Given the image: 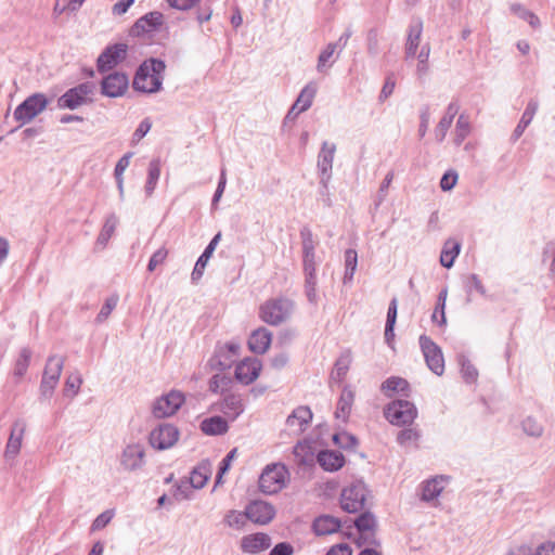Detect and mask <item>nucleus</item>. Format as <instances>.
Wrapping results in <instances>:
<instances>
[{"label": "nucleus", "instance_id": "f257e3e1", "mask_svg": "<svg viewBox=\"0 0 555 555\" xmlns=\"http://www.w3.org/2000/svg\"><path fill=\"white\" fill-rule=\"evenodd\" d=\"M165 62L158 59H149L138 68L133 78V89L144 93H156L162 90Z\"/></svg>", "mask_w": 555, "mask_h": 555}, {"label": "nucleus", "instance_id": "f03ea898", "mask_svg": "<svg viewBox=\"0 0 555 555\" xmlns=\"http://www.w3.org/2000/svg\"><path fill=\"white\" fill-rule=\"evenodd\" d=\"M293 312L294 302L284 297L268 299L259 307L260 320L271 326L287 322Z\"/></svg>", "mask_w": 555, "mask_h": 555}, {"label": "nucleus", "instance_id": "7ed1b4c3", "mask_svg": "<svg viewBox=\"0 0 555 555\" xmlns=\"http://www.w3.org/2000/svg\"><path fill=\"white\" fill-rule=\"evenodd\" d=\"M289 476L285 465L272 463L267 465L259 477V489L266 494H274L281 491Z\"/></svg>", "mask_w": 555, "mask_h": 555}, {"label": "nucleus", "instance_id": "20e7f679", "mask_svg": "<svg viewBox=\"0 0 555 555\" xmlns=\"http://www.w3.org/2000/svg\"><path fill=\"white\" fill-rule=\"evenodd\" d=\"M180 438L177 426L169 423H160L154 427L149 436V442L155 450H168L172 448Z\"/></svg>", "mask_w": 555, "mask_h": 555}, {"label": "nucleus", "instance_id": "39448f33", "mask_svg": "<svg viewBox=\"0 0 555 555\" xmlns=\"http://www.w3.org/2000/svg\"><path fill=\"white\" fill-rule=\"evenodd\" d=\"M384 414L391 424L402 426L411 424L417 411L412 402L398 399L386 406Z\"/></svg>", "mask_w": 555, "mask_h": 555}, {"label": "nucleus", "instance_id": "423d86ee", "mask_svg": "<svg viewBox=\"0 0 555 555\" xmlns=\"http://www.w3.org/2000/svg\"><path fill=\"white\" fill-rule=\"evenodd\" d=\"M366 488L362 482H353L344 488L340 494L341 508L350 514L362 511L366 500Z\"/></svg>", "mask_w": 555, "mask_h": 555}, {"label": "nucleus", "instance_id": "0eeeda50", "mask_svg": "<svg viewBox=\"0 0 555 555\" xmlns=\"http://www.w3.org/2000/svg\"><path fill=\"white\" fill-rule=\"evenodd\" d=\"M184 402V395L178 390L159 397L153 404V415L157 418H165L173 415Z\"/></svg>", "mask_w": 555, "mask_h": 555}, {"label": "nucleus", "instance_id": "6e6552de", "mask_svg": "<svg viewBox=\"0 0 555 555\" xmlns=\"http://www.w3.org/2000/svg\"><path fill=\"white\" fill-rule=\"evenodd\" d=\"M354 526L360 533V538L358 541L359 546H361L362 544H369L374 546L379 545V541L375 535L377 522L375 516L372 513L364 512L360 514L354 519Z\"/></svg>", "mask_w": 555, "mask_h": 555}, {"label": "nucleus", "instance_id": "1a4fd4ad", "mask_svg": "<svg viewBox=\"0 0 555 555\" xmlns=\"http://www.w3.org/2000/svg\"><path fill=\"white\" fill-rule=\"evenodd\" d=\"M93 91L92 83L83 82L66 91L59 99V106L62 108L75 109L88 102L89 95Z\"/></svg>", "mask_w": 555, "mask_h": 555}, {"label": "nucleus", "instance_id": "9d476101", "mask_svg": "<svg viewBox=\"0 0 555 555\" xmlns=\"http://www.w3.org/2000/svg\"><path fill=\"white\" fill-rule=\"evenodd\" d=\"M420 344L428 367L438 376L444 371V360L441 349L427 336L420 337Z\"/></svg>", "mask_w": 555, "mask_h": 555}, {"label": "nucleus", "instance_id": "9b49d317", "mask_svg": "<svg viewBox=\"0 0 555 555\" xmlns=\"http://www.w3.org/2000/svg\"><path fill=\"white\" fill-rule=\"evenodd\" d=\"M120 465L126 472H135L145 465V449L140 443L128 444L121 452Z\"/></svg>", "mask_w": 555, "mask_h": 555}, {"label": "nucleus", "instance_id": "f8f14e48", "mask_svg": "<svg viewBox=\"0 0 555 555\" xmlns=\"http://www.w3.org/2000/svg\"><path fill=\"white\" fill-rule=\"evenodd\" d=\"M128 47L126 43H116L107 47L98 57V69L101 73L112 69L118 63L124 61L127 55Z\"/></svg>", "mask_w": 555, "mask_h": 555}, {"label": "nucleus", "instance_id": "ddd939ff", "mask_svg": "<svg viewBox=\"0 0 555 555\" xmlns=\"http://www.w3.org/2000/svg\"><path fill=\"white\" fill-rule=\"evenodd\" d=\"M300 237L302 243V256H304V271L305 275H315L317 263H315V246L317 242L313 238V234L310 229L304 228L300 231Z\"/></svg>", "mask_w": 555, "mask_h": 555}, {"label": "nucleus", "instance_id": "4468645a", "mask_svg": "<svg viewBox=\"0 0 555 555\" xmlns=\"http://www.w3.org/2000/svg\"><path fill=\"white\" fill-rule=\"evenodd\" d=\"M246 512L248 519L258 525H267L275 515L273 505L260 500L250 502L246 506Z\"/></svg>", "mask_w": 555, "mask_h": 555}, {"label": "nucleus", "instance_id": "2eb2a0df", "mask_svg": "<svg viewBox=\"0 0 555 555\" xmlns=\"http://www.w3.org/2000/svg\"><path fill=\"white\" fill-rule=\"evenodd\" d=\"M129 85L128 76L121 73H113L102 80V93L109 98L121 96Z\"/></svg>", "mask_w": 555, "mask_h": 555}, {"label": "nucleus", "instance_id": "dca6fc26", "mask_svg": "<svg viewBox=\"0 0 555 555\" xmlns=\"http://www.w3.org/2000/svg\"><path fill=\"white\" fill-rule=\"evenodd\" d=\"M336 145L334 143L323 142L318 156V168L321 172V183L326 186L331 179Z\"/></svg>", "mask_w": 555, "mask_h": 555}, {"label": "nucleus", "instance_id": "f3484780", "mask_svg": "<svg viewBox=\"0 0 555 555\" xmlns=\"http://www.w3.org/2000/svg\"><path fill=\"white\" fill-rule=\"evenodd\" d=\"M423 33V22L420 18L413 20L408 28V36L404 46L405 60L414 59L418 53Z\"/></svg>", "mask_w": 555, "mask_h": 555}, {"label": "nucleus", "instance_id": "a211bd4d", "mask_svg": "<svg viewBox=\"0 0 555 555\" xmlns=\"http://www.w3.org/2000/svg\"><path fill=\"white\" fill-rule=\"evenodd\" d=\"M262 369L261 361L257 358H246L235 367V377L238 382H255Z\"/></svg>", "mask_w": 555, "mask_h": 555}, {"label": "nucleus", "instance_id": "6ab92c4d", "mask_svg": "<svg viewBox=\"0 0 555 555\" xmlns=\"http://www.w3.org/2000/svg\"><path fill=\"white\" fill-rule=\"evenodd\" d=\"M271 546V538L262 532L248 534L242 538L241 548L244 553L257 554Z\"/></svg>", "mask_w": 555, "mask_h": 555}, {"label": "nucleus", "instance_id": "aec40b11", "mask_svg": "<svg viewBox=\"0 0 555 555\" xmlns=\"http://www.w3.org/2000/svg\"><path fill=\"white\" fill-rule=\"evenodd\" d=\"M233 359L224 354L223 351L216 350L215 354L207 362L206 369H208L212 375L209 382H224V377L220 376V373L230 369Z\"/></svg>", "mask_w": 555, "mask_h": 555}, {"label": "nucleus", "instance_id": "412c9836", "mask_svg": "<svg viewBox=\"0 0 555 555\" xmlns=\"http://www.w3.org/2000/svg\"><path fill=\"white\" fill-rule=\"evenodd\" d=\"M164 16L160 12L154 11L140 17L131 28L133 36H141L146 33L155 30L163 24Z\"/></svg>", "mask_w": 555, "mask_h": 555}, {"label": "nucleus", "instance_id": "4be33fe9", "mask_svg": "<svg viewBox=\"0 0 555 555\" xmlns=\"http://www.w3.org/2000/svg\"><path fill=\"white\" fill-rule=\"evenodd\" d=\"M272 343V333L266 327L255 330L248 338V347L254 353L263 354Z\"/></svg>", "mask_w": 555, "mask_h": 555}, {"label": "nucleus", "instance_id": "5701e85b", "mask_svg": "<svg viewBox=\"0 0 555 555\" xmlns=\"http://www.w3.org/2000/svg\"><path fill=\"white\" fill-rule=\"evenodd\" d=\"M312 418L308 406H298L286 420L287 427L295 434H301Z\"/></svg>", "mask_w": 555, "mask_h": 555}, {"label": "nucleus", "instance_id": "b1692460", "mask_svg": "<svg viewBox=\"0 0 555 555\" xmlns=\"http://www.w3.org/2000/svg\"><path fill=\"white\" fill-rule=\"evenodd\" d=\"M318 463L327 472H336L345 464V457L341 452L324 450L318 454Z\"/></svg>", "mask_w": 555, "mask_h": 555}, {"label": "nucleus", "instance_id": "393cba45", "mask_svg": "<svg viewBox=\"0 0 555 555\" xmlns=\"http://www.w3.org/2000/svg\"><path fill=\"white\" fill-rule=\"evenodd\" d=\"M447 481V478L443 476H436L434 478H430L426 481H424L421 486L422 489V501L430 502L436 500L442 490L444 489V483Z\"/></svg>", "mask_w": 555, "mask_h": 555}, {"label": "nucleus", "instance_id": "a878e982", "mask_svg": "<svg viewBox=\"0 0 555 555\" xmlns=\"http://www.w3.org/2000/svg\"><path fill=\"white\" fill-rule=\"evenodd\" d=\"M119 223V218L116 214L112 212L109 214L103 223V227L98 235L96 242H95V248L96 249H104L106 245L108 244V241L114 235L115 230Z\"/></svg>", "mask_w": 555, "mask_h": 555}, {"label": "nucleus", "instance_id": "bb28decb", "mask_svg": "<svg viewBox=\"0 0 555 555\" xmlns=\"http://www.w3.org/2000/svg\"><path fill=\"white\" fill-rule=\"evenodd\" d=\"M20 129L16 127L10 131V134L15 135V149L21 153H30L35 142V129L33 127Z\"/></svg>", "mask_w": 555, "mask_h": 555}, {"label": "nucleus", "instance_id": "cd10ccee", "mask_svg": "<svg viewBox=\"0 0 555 555\" xmlns=\"http://www.w3.org/2000/svg\"><path fill=\"white\" fill-rule=\"evenodd\" d=\"M221 240V233H217L212 240L210 241V243L207 245V247L205 248L204 253L199 256V258L197 259L196 263H195V267L193 269V272H192V280L193 281H197L202 278L203 273H204V270H205V267L208 262V260L210 259V257L212 256L217 245L219 244Z\"/></svg>", "mask_w": 555, "mask_h": 555}, {"label": "nucleus", "instance_id": "c85d7f7f", "mask_svg": "<svg viewBox=\"0 0 555 555\" xmlns=\"http://www.w3.org/2000/svg\"><path fill=\"white\" fill-rule=\"evenodd\" d=\"M459 112V105L452 102L448 105L447 111L435 128V137L438 142H442Z\"/></svg>", "mask_w": 555, "mask_h": 555}, {"label": "nucleus", "instance_id": "c756f323", "mask_svg": "<svg viewBox=\"0 0 555 555\" xmlns=\"http://www.w3.org/2000/svg\"><path fill=\"white\" fill-rule=\"evenodd\" d=\"M13 118L20 124L18 128H22L35 118V94L29 95L15 108Z\"/></svg>", "mask_w": 555, "mask_h": 555}, {"label": "nucleus", "instance_id": "7c9ffc66", "mask_svg": "<svg viewBox=\"0 0 555 555\" xmlns=\"http://www.w3.org/2000/svg\"><path fill=\"white\" fill-rule=\"evenodd\" d=\"M354 400V391L351 389L350 386H346L339 397L337 408L335 411V417L337 420H341L343 422H346L350 411L351 406Z\"/></svg>", "mask_w": 555, "mask_h": 555}, {"label": "nucleus", "instance_id": "2f4dec72", "mask_svg": "<svg viewBox=\"0 0 555 555\" xmlns=\"http://www.w3.org/2000/svg\"><path fill=\"white\" fill-rule=\"evenodd\" d=\"M221 411L229 418L235 420L244 411V404L241 396L235 393L225 396L221 405Z\"/></svg>", "mask_w": 555, "mask_h": 555}, {"label": "nucleus", "instance_id": "473e14b6", "mask_svg": "<svg viewBox=\"0 0 555 555\" xmlns=\"http://www.w3.org/2000/svg\"><path fill=\"white\" fill-rule=\"evenodd\" d=\"M340 528V521L330 515H323L318 517L313 522V530L318 535L331 534L338 531Z\"/></svg>", "mask_w": 555, "mask_h": 555}, {"label": "nucleus", "instance_id": "72a5a7b5", "mask_svg": "<svg viewBox=\"0 0 555 555\" xmlns=\"http://www.w3.org/2000/svg\"><path fill=\"white\" fill-rule=\"evenodd\" d=\"M538 107H539L538 101H535V100L529 101L525 112L522 113V116H521L518 125L516 126V128L513 132L512 138L514 141L518 140L522 135L525 129L532 121V119L538 111Z\"/></svg>", "mask_w": 555, "mask_h": 555}, {"label": "nucleus", "instance_id": "f704fd0d", "mask_svg": "<svg viewBox=\"0 0 555 555\" xmlns=\"http://www.w3.org/2000/svg\"><path fill=\"white\" fill-rule=\"evenodd\" d=\"M201 429L206 435L217 436L225 434L229 429V426L223 417L212 416L202 421Z\"/></svg>", "mask_w": 555, "mask_h": 555}, {"label": "nucleus", "instance_id": "c9c22d12", "mask_svg": "<svg viewBox=\"0 0 555 555\" xmlns=\"http://www.w3.org/2000/svg\"><path fill=\"white\" fill-rule=\"evenodd\" d=\"M317 91L318 85L314 81L308 82L298 94L295 101V107H299V111H308L312 105Z\"/></svg>", "mask_w": 555, "mask_h": 555}, {"label": "nucleus", "instance_id": "e433bc0d", "mask_svg": "<svg viewBox=\"0 0 555 555\" xmlns=\"http://www.w3.org/2000/svg\"><path fill=\"white\" fill-rule=\"evenodd\" d=\"M210 473L209 463L203 462L192 470L188 482L194 489H202L208 481Z\"/></svg>", "mask_w": 555, "mask_h": 555}, {"label": "nucleus", "instance_id": "4c0bfd02", "mask_svg": "<svg viewBox=\"0 0 555 555\" xmlns=\"http://www.w3.org/2000/svg\"><path fill=\"white\" fill-rule=\"evenodd\" d=\"M461 245L454 240H448L442 248L440 255V263L446 268H451L454 263L455 258L460 253Z\"/></svg>", "mask_w": 555, "mask_h": 555}, {"label": "nucleus", "instance_id": "58836bf2", "mask_svg": "<svg viewBox=\"0 0 555 555\" xmlns=\"http://www.w3.org/2000/svg\"><path fill=\"white\" fill-rule=\"evenodd\" d=\"M352 362V357L350 351H345L340 354V357L336 360L334 369L332 371V379L334 382H339L346 377L347 372Z\"/></svg>", "mask_w": 555, "mask_h": 555}, {"label": "nucleus", "instance_id": "ea45409f", "mask_svg": "<svg viewBox=\"0 0 555 555\" xmlns=\"http://www.w3.org/2000/svg\"><path fill=\"white\" fill-rule=\"evenodd\" d=\"M63 367V359L60 356H52L48 359L43 371L42 382H55L59 379Z\"/></svg>", "mask_w": 555, "mask_h": 555}, {"label": "nucleus", "instance_id": "a19ab883", "mask_svg": "<svg viewBox=\"0 0 555 555\" xmlns=\"http://www.w3.org/2000/svg\"><path fill=\"white\" fill-rule=\"evenodd\" d=\"M160 177V160L158 158L153 159L150 162L149 165V171H147V179L144 186V191L147 197H150L158 182V179Z\"/></svg>", "mask_w": 555, "mask_h": 555}, {"label": "nucleus", "instance_id": "79ce46f5", "mask_svg": "<svg viewBox=\"0 0 555 555\" xmlns=\"http://www.w3.org/2000/svg\"><path fill=\"white\" fill-rule=\"evenodd\" d=\"M336 49L337 43H328L320 52L317 63V70L319 73H326L327 68H330L333 65L334 61L331 62V59L334 56Z\"/></svg>", "mask_w": 555, "mask_h": 555}, {"label": "nucleus", "instance_id": "37998d69", "mask_svg": "<svg viewBox=\"0 0 555 555\" xmlns=\"http://www.w3.org/2000/svg\"><path fill=\"white\" fill-rule=\"evenodd\" d=\"M358 266V254L354 249H347L345 251V274L343 282L350 283L353 279Z\"/></svg>", "mask_w": 555, "mask_h": 555}, {"label": "nucleus", "instance_id": "c03bdc74", "mask_svg": "<svg viewBox=\"0 0 555 555\" xmlns=\"http://www.w3.org/2000/svg\"><path fill=\"white\" fill-rule=\"evenodd\" d=\"M397 310H398V300L397 298H392L388 311H387V320H386V326H385V339L387 343H389L395 334H393V327L397 320Z\"/></svg>", "mask_w": 555, "mask_h": 555}, {"label": "nucleus", "instance_id": "a18cd8bd", "mask_svg": "<svg viewBox=\"0 0 555 555\" xmlns=\"http://www.w3.org/2000/svg\"><path fill=\"white\" fill-rule=\"evenodd\" d=\"M23 429L18 428L17 425H15L11 431V436L9 438L7 448H5V457L11 459L14 457L21 448V437H22Z\"/></svg>", "mask_w": 555, "mask_h": 555}, {"label": "nucleus", "instance_id": "49530a36", "mask_svg": "<svg viewBox=\"0 0 555 555\" xmlns=\"http://www.w3.org/2000/svg\"><path fill=\"white\" fill-rule=\"evenodd\" d=\"M521 428L527 436L533 438H540L544 433L543 425L532 416H527L522 420Z\"/></svg>", "mask_w": 555, "mask_h": 555}, {"label": "nucleus", "instance_id": "de8ad7c7", "mask_svg": "<svg viewBox=\"0 0 555 555\" xmlns=\"http://www.w3.org/2000/svg\"><path fill=\"white\" fill-rule=\"evenodd\" d=\"M430 55V47L428 43L421 47L418 53L414 56L417 59L416 74L418 77H424L429 69L428 59Z\"/></svg>", "mask_w": 555, "mask_h": 555}, {"label": "nucleus", "instance_id": "09e8293b", "mask_svg": "<svg viewBox=\"0 0 555 555\" xmlns=\"http://www.w3.org/2000/svg\"><path fill=\"white\" fill-rule=\"evenodd\" d=\"M470 132V124L466 116L460 115L454 130V143L461 145Z\"/></svg>", "mask_w": 555, "mask_h": 555}, {"label": "nucleus", "instance_id": "8fccbe9b", "mask_svg": "<svg viewBox=\"0 0 555 555\" xmlns=\"http://www.w3.org/2000/svg\"><path fill=\"white\" fill-rule=\"evenodd\" d=\"M511 11L521 20L527 21L531 27L538 28L540 26L539 17L533 12L527 10L521 4L513 3L511 5Z\"/></svg>", "mask_w": 555, "mask_h": 555}, {"label": "nucleus", "instance_id": "3c124183", "mask_svg": "<svg viewBox=\"0 0 555 555\" xmlns=\"http://www.w3.org/2000/svg\"><path fill=\"white\" fill-rule=\"evenodd\" d=\"M420 437H421V434L415 428H404L399 431V434L397 436V441L400 446H402L404 448L410 447L412 444L417 447L416 443H417Z\"/></svg>", "mask_w": 555, "mask_h": 555}, {"label": "nucleus", "instance_id": "603ef678", "mask_svg": "<svg viewBox=\"0 0 555 555\" xmlns=\"http://www.w3.org/2000/svg\"><path fill=\"white\" fill-rule=\"evenodd\" d=\"M457 362L461 366L462 377L466 380H476L478 378V371L476 366L470 362V360L464 356L460 354L457 357Z\"/></svg>", "mask_w": 555, "mask_h": 555}, {"label": "nucleus", "instance_id": "864d4df0", "mask_svg": "<svg viewBox=\"0 0 555 555\" xmlns=\"http://www.w3.org/2000/svg\"><path fill=\"white\" fill-rule=\"evenodd\" d=\"M249 520L247 516V512H238V511H230L224 517V522L234 529H242L246 521Z\"/></svg>", "mask_w": 555, "mask_h": 555}, {"label": "nucleus", "instance_id": "5fc2aeb1", "mask_svg": "<svg viewBox=\"0 0 555 555\" xmlns=\"http://www.w3.org/2000/svg\"><path fill=\"white\" fill-rule=\"evenodd\" d=\"M236 452H237V449L234 448L232 449L227 455L221 461L220 463V466H219V470H218V474L216 476V480H215V487L219 486V485H222L223 483V475L230 469V466H231V462L235 459L236 456Z\"/></svg>", "mask_w": 555, "mask_h": 555}, {"label": "nucleus", "instance_id": "6e6d98bb", "mask_svg": "<svg viewBox=\"0 0 555 555\" xmlns=\"http://www.w3.org/2000/svg\"><path fill=\"white\" fill-rule=\"evenodd\" d=\"M117 302H118L117 295H113V296L108 297L105 300L104 305L102 306L100 312L96 315V322L98 323L104 322L109 317L112 311L116 308Z\"/></svg>", "mask_w": 555, "mask_h": 555}, {"label": "nucleus", "instance_id": "4d7b16f0", "mask_svg": "<svg viewBox=\"0 0 555 555\" xmlns=\"http://www.w3.org/2000/svg\"><path fill=\"white\" fill-rule=\"evenodd\" d=\"M305 292L309 302L317 304V275H306Z\"/></svg>", "mask_w": 555, "mask_h": 555}, {"label": "nucleus", "instance_id": "13d9d810", "mask_svg": "<svg viewBox=\"0 0 555 555\" xmlns=\"http://www.w3.org/2000/svg\"><path fill=\"white\" fill-rule=\"evenodd\" d=\"M333 440L340 448H352L357 444V438L346 431L335 434Z\"/></svg>", "mask_w": 555, "mask_h": 555}, {"label": "nucleus", "instance_id": "bf43d9fd", "mask_svg": "<svg viewBox=\"0 0 555 555\" xmlns=\"http://www.w3.org/2000/svg\"><path fill=\"white\" fill-rule=\"evenodd\" d=\"M30 360H31V352L29 350H24L21 353V356L16 362V366H15L16 376L22 377L24 375V373L26 372V370L30 363Z\"/></svg>", "mask_w": 555, "mask_h": 555}, {"label": "nucleus", "instance_id": "052dcab7", "mask_svg": "<svg viewBox=\"0 0 555 555\" xmlns=\"http://www.w3.org/2000/svg\"><path fill=\"white\" fill-rule=\"evenodd\" d=\"M409 384H382V391L387 397H392L395 393L406 395Z\"/></svg>", "mask_w": 555, "mask_h": 555}, {"label": "nucleus", "instance_id": "680f3d73", "mask_svg": "<svg viewBox=\"0 0 555 555\" xmlns=\"http://www.w3.org/2000/svg\"><path fill=\"white\" fill-rule=\"evenodd\" d=\"M191 486L188 481L179 482L173 490L172 496L176 501L189 500L191 494Z\"/></svg>", "mask_w": 555, "mask_h": 555}, {"label": "nucleus", "instance_id": "e2e57ef3", "mask_svg": "<svg viewBox=\"0 0 555 555\" xmlns=\"http://www.w3.org/2000/svg\"><path fill=\"white\" fill-rule=\"evenodd\" d=\"M152 122L149 118L143 119L132 134V144L139 143L151 130Z\"/></svg>", "mask_w": 555, "mask_h": 555}, {"label": "nucleus", "instance_id": "0e129e2a", "mask_svg": "<svg viewBox=\"0 0 555 555\" xmlns=\"http://www.w3.org/2000/svg\"><path fill=\"white\" fill-rule=\"evenodd\" d=\"M457 178H459V176H457L456 171H454V170L447 171L440 180L441 190L442 191H451L455 186V184L457 182Z\"/></svg>", "mask_w": 555, "mask_h": 555}, {"label": "nucleus", "instance_id": "69168bd1", "mask_svg": "<svg viewBox=\"0 0 555 555\" xmlns=\"http://www.w3.org/2000/svg\"><path fill=\"white\" fill-rule=\"evenodd\" d=\"M114 514L112 511H105L101 513L92 522L91 530L98 531L106 527L112 520Z\"/></svg>", "mask_w": 555, "mask_h": 555}, {"label": "nucleus", "instance_id": "338daca9", "mask_svg": "<svg viewBox=\"0 0 555 555\" xmlns=\"http://www.w3.org/2000/svg\"><path fill=\"white\" fill-rule=\"evenodd\" d=\"M167 255H168V251L166 248L162 247V248L157 249L152 255V257L149 261L147 270L151 272L154 271L158 264H160L165 261V259L167 258Z\"/></svg>", "mask_w": 555, "mask_h": 555}, {"label": "nucleus", "instance_id": "774afa93", "mask_svg": "<svg viewBox=\"0 0 555 555\" xmlns=\"http://www.w3.org/2000/svg\"><path fill=\"white\" fill-rule=\"evenodd\" d=\"M467 292L476 291L480 295H486V288L476 274H470L466 280Z\"/></svg>", "mask_w": 555, "mask_h": 555}]
</instances>
